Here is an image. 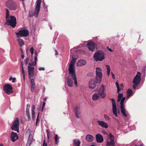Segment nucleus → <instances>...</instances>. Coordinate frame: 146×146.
I'll return each mask as SVG.
<instances>
[{"label":"nucleus","mask_w":146,"mask_h":146,"mask_svg":"<svg viewBox=\"0 0 146 146\" xmlns=\"http://www.w3.org/2000/svg\"><path fill=\"white\" fill-rule=\"evenodd\" d=\"M72 59L71 60L69 65L68 69L69 74L72 78L74 81V83L76 86H78V84L76 77L75 73V70L74 66V62L76 61V58H74L72 56Z\"/></svg>","instance_id":"f257e3e1"},{"label":"nucleus","mask_w":146,"mask_h":146,"mask_svg":"<svg viewBox=\"0 0 146 146\" xmlns=\"http://www.w3.org/2000/svg\"><path fill=\"white\" fill-rule=\"evenodd\" d=\"M6 24L8 26L10 25L13 27L16 26V19L15 17L13 16H10L9 11L7 9H5Z\"/></svg>","instance_id":"f03ea898"},{"label":"nucleus","mask_w":146,"mask_h":146,"mask_svg":"<svg viewBox=\"0 0 146 146\" xmlns=\"http://www.w3.org/2000/svg\"><path fill=\"white\" fill-rule=\"evenodd\" d=\"M35 63H34L33 61H32L31 63H29L28 64V71L29 78L33 77L34 76L35 68L33 66H35L36 64L37 56V52H35Z\"/></svg>","instance_id":"7ed1b4c3"},{"label":"nucleus","mask_w":146,"mask_h":146,"mask_svg":"<svg viewBox=\"0 0 146 146\" xmlns=\"http://www.w3.org/2000/svg\"><path fill=\"white\" fill-rule=\"evenodd\" d=\"M104 86L103 85L100 87L97 93L93 94L92 97V99L94 101H96L99 99L100 98H104L106 95L105 92L104 91Z\"/></svg>","instance_id":"20e7f679"},{"label":"nucleus","mask_w":146,"mask_h":146,"mask_svg":"<svg viewBox=\"0 0 146 146\" xmlns=\"http://www.w3.org/2000/svg\"><path fill=\"white\" fill-rule=\"evenodd\" d=\"M6 7L11 11H15L17 5L15 2L12 0H7L5 3Z\"/></svg>","instance_id":"39448f33"},{"label":"nucleus","mask_w":146,"mask_h":146,"mask_svg":"<svg viewBox=\"0 0 146 146\" xmlns=\"http://www.w3.org/2000/svg\"><path fill=\"white\" fill-rule=\"evenodd\" d=\"M41 2V0H37L36 2V5L35 7V10L33 14L29 13V16L30 17H32L33 16H35L37 17L38 16V13L40 10V4Z\"/></svg>","instance_id":"423d86ee"},{"label":"nucleus","mask_w":146,"mask_h":146,"mask_svg":"<svg viewBox=\"0 0 146 146\" xmlns=\"http://www.w3.org/2000/svg\"><path fill=\"white\" fill-rule=\"evenodd\" d=\"M141 74L140 72H138L133 80V87L134 89H136V88L140 82L141 80Z\"/></svg>","instance_id":"0eeeda50"},{"label":"nucleus","mask_w":146,"mask_h":146,"mask_svg":"<svg viewBox=\"0 0 146 146\" xmlns=\"http://www.w3.org/2000/svg\"><path fill=\"white\" fill-rule=\"evenodd\" d=\"M125 97H123L121 99L120 103L121 111L123 116L125 117H127V112L125 109V107L124 104V102L125 99Z\"/></svg>","instance_id":"6e6552de"},{"label":"nucleus","mask_w":146,"mask_h":146,"mask_svg":"<svg viewBox=\"0 0 146 146\" xmlns=\"http://www.w3.org/2000/svg\"><path fill=\"white\" fill-rule=\"evenodd\" d=\"M17 37H26L29 35V31L27 29H21L16 33Z\"/></svg>","instance_id":"1a4fd4ad"},{"label":"nucleus","mask_w":146,"mask_h":146,"mask_svg":"<svg viewBox=\"0 0 146 146\" xmlns=\"http://www.w3.org/2000/svg\"><path fill=\"white\" fill-rule=\"evenodd\" d=\"M94 57L96 61L99 60L102 61L105 58L104 53L102 51L97 52L94 54Z\"/></svg>","instance_id":"9d476101"},{"label":"nucleus","mask_w":146,"mask_h":146,"mask_svg":"<svg viewBox=\"0 0 146 146\" xmlns=\"http://www.w3.org/2000/svg\"><path fill=\"white\" fill-rule=\"evenodd\" d=\"M102 69L100 68L97 67L96 68V79L98 83L101 82L102 78Z\"/></svg>","instance_id":"9b49d317"},{"label":"nucleus","mask_w":146,"mask_h":146,"mask_svg":"<svg viewBox=\"0 0 146 146\" xmlns=\"http://www.w3.org/2000/svg\"><path fill=\"white\" fill-rule=\"evenodd\" d=\"M114 143V137L110 133L107 141V146H115Z\"/></svg>","instance_id":"f8f14e48"},{"label":"nucleus","mask_w":146,"mask_h":146,"mask_svg":"<svg viewBox=\"0 0 146 146\" xmlns=\"http://www.w3.org/2000/svg\"><path fill=\"white\" fill-rule=\"evenodd\" d=\"M3 89L5 92L8 94H12L13 92V88L10 84L5 85L3 87Z\"/></svg>","instance_id":"ddd939ff"},{"label":"nucleus","mask_w":146,"mask_h":146,"mask_svg":"<svg viewBox=\"0 0 146 146\" xmlns=\"http://www.w3.org/2000/svg\"><path fill=\"white\" fill-rule=\"evenodd\" d=\"M19 121L18 118L16 119L13 122V124L11 126V129L13 130L17 131L19 132Z\"/></svg>","instance_id":"4468645a"},{"label":"nucleus","mask_w":146,"mask_h":146,"mask_svg":"<svg viewBox=\"0 0 146 146\" xmlns=\"http://www.w3.org/2000/svg\"><path fill=\"white\" fill-rule=\"evenodd\" d=\"M111 100L112 102V105L113 107L112 110L113 113L115 115V116L117 117L118 116L117 113V107L115 100L113 98L111 99Z\"/></svg>","instance_id":"2eb2a0df"},{"label":"nucleus","mask_w":146,"mask_h":146,"mask_svg":"<svg viewBox=\"0 0 146 146\" xmlns=\"http://www.w3.org/2000/svg\"><path fill=\"white\" fill-rule=\"evenodd\" d=\"M87 46L89 49L91 51H93L95 48L96 47V44L92 42H90L87 44Z\"/></svg>","instance_id":"dca6fc26"},{"label":"nucleus","mask_w":146,"mask_h":146,"mask_svg":"<svg viewBox=\"0 0 146 146\" xmlns=\"http://www.w3.org/2000/svg\"><path fill=\"white\" fill-rule=\"evenodd\" d=\"M98 125L102 128L107 129L108 127V125L107 123L103 121L98 120L97 122Z\"/></svg>","instance_id":"f3484780"},{"label":"nucleus","mask_w":146,"mask_h":146,"mask_svg":"<svg viewBox=\"0 0 146 146\" xmlns=\"http://www.w3.org/2000/svg\"><path fill=\"white\" fill-rule=\"evenodd\" d=\"M18 139V136L16 133L12 132L11 134L10 139L13 142H14Z\"/></svg>","instance_id":"a211bd4d"},{"label":"nucleus","mask_w":146,"mask_h":146,"mask_svg":"<svg viewBox=\"0 0 146 146\" xmlns=\"http://www.w3.org/2000/svg\"><path fill=\"white\" fill-rule=\"evenodd\" d=\"M71 77V78H70L69 76L68 77L66 80V83L68 86L69 87H72L73 84V82L72 80H74L72 78V76H70Z\"/></svg>","instance_id":"6ab92c4d"},{"label":"nucleus","mask_w":146,"mask_h":146,"mask_svg":"<svg viewBox=\"0 0 146 146\" xmlns=\"http://www.w3.org/2000/svg\"><path fill=\"white\" fill-rule=\"evenodd\" d=\"M96 138L97 141L98 143H102L104 141L103 137L102 136L100 133L96 134Z\"/></svg>","instance_id":"aec40b11"},{"label":"nucleus","mask_w":146,"mask_h":146,"mask_svg":"<svg viewBox=\"0 0 146 146\" xmlns=\"http://www.w3.org/2000/svg\"><path fill=\"white\" fill-rule=\"evenodd\" d=\"M96 83L95 82L94 80H91L89 82V87L91 89H94L96 87Z\"/></svg>","instance_id":"412c9836"},{"label":"nucleus","mask_w":146,"mask_h":146,"mask_svg":"<svg viewBox=\"0 0 146 146\" xmlns=\"http://www.w3.org/2000/svg\"><path fill=\"white\" fill-rule=\"evenodd\" d=\"M86 62L85 60L81 59L78 61L77 66H82L86 65Z\"/></svg>","instance_id":"4be33fe9"},{"label":"nucleus","mask_w":146,"mask_h":146,"mask_svg":"<svg viewBox=\"0 0 146 146\" xmlns=\"http://www.w3.org/2000/svg\"><path fill=\"white\" fill-rule=\"evenodd\" d=\"M79 110L80 108L76 106L75 109V112L76 116L77 118H80V116Z\"/></svg>","instance_id":"5701e85b"},{"label":"nucleus","mask_w":146,"mask_h":146,"mask_svg":"<svg viewBox=\"0 0 146 146\" xmlns=\"http://www.w3.org/2000/svg\"><path fill=\"white\" fill-rule=\"evenodd\" d=\"M93 136L90 134H88L86 137V140L88 142L92 141L94 139Z\"/></svg>","instance_id":"b1692460"},{"label":"nucleus","mask_w":146,"mask_h":146,"mask_svg":"<svg viewBox=\"0 0 146 146\" xmlns=\"http://www.w3.org/2000/svg\"><path fill=\"white\" fill-rule=\"evenodd\" d=\"M33 140L32 135L31 134H30L29 136V139L27 141V143L26 146H30Z\"/></svg>","instance_id":"393cba45"},{"label":"nucleus","mask_w":146,"mask_h":146,"mask_svg":"<svg viewBox=\"0 0 146 146\" xmlns=\"http://www.w3.org/2000/svg\"><path fill=\"white\" fill-rule=\"evenodd\" d=\"M31 90L32 92H33L35 88V83L34 80V79L32 78L31 79Z\"/></svg>","instance_id":"a878e982"},{"label":"nucleus","mask_w":146,"mask_h":146,"mask_svg":"<svg viewBox=\"0 0 146 146\" xmlns=\"http://www.w3.org/2000/svg\"><path fill=\"white\" fill-rule=\"evenodd\" d=\"M127 96L126 98H128L130 96H132L133 92L132 90L130 89H129L127 92Z\"/></svg>","instance_id":"bb28decb"},{"label":"nucleus","mask_w":146,"mask_h":146,"mask_svg":"<svg viewBox=\"0 0 146 146\" xmlns=\"http://www.w3.org/2000/svg\"><path fill=\"white\" fill-rule=\"evenodd\" d=\"M80 141L78 140L75 139L73 141V144L74 146H80Z\"/></svg>","instance_id":"cd10ccee"},{"label":"nucleus","mask_w":146,"mask_h":146,"mask_svg":"<svg viewBox=\"0 0 146 146\" xmlns=\"http://www.w3.org/2000/svg\"><path fill=\"white\" fill-rule=\"evenodd\" d=\"M20 37H17V40L20 46H22L24 44V43L23 40L22 39L20 38Z\"/></svg>","instance_id":"c85d7f7f"},{"label":"nucleus","mask_w":146,"mask_h":146,"mask_svg":"<svg viewBox=\"0 0 146 146\" xmlns=\"http://www.w3.org/2000/svg\"><path fill=\"white\" fill-rule=\"evenodd\" d=\"M54 139L55 144H57L59 142V138L57 134H55V136L54 137Z\"/></svg>","instance_id":"c756f323"},{"label":"nucleus","mask_w":146,"mask_h":146,"mask_svg":"<svg viewBox=\"0 0 146 146\" xmlns=\"http://www.w3.org/2000/svg\"><path fill=\"white\" fill-rule=\"evenodd\" d=\"M107 68V73L108 76H109L110 74V66L108 65L106 66Z\"/></svg>","instance_id":"7c9ffc66"},{"label":"nucleus","mask_w":146,"mask_h":146,"mask_svg":"<svg viewBox=\"0 0 146 146\" xmlns=\"http://www.w3.org/2000/svg\"><path fill=\"white\" fill-rule=\"evenodd\" d=\"M35 106L33 105L32 106V108L31 109V112H32V116L33 117V116H34L35 115Z\"/></svg>","instance_id":"2f4dec72"},{"label":"nucleus","mask_w":146,"mask_h":146,"mask_svg":"<svg viewBox=\"0 0 146 146\" xmlns=\"http://www.w3.org/2000/svg\"><path fill=\"white\" fill-rule=\"evenodd\" d=\"M26 115L28 117V121H30L31 120V118L30 116V112L29 111H28V110H26Z\"/></svg>","instance_id":"473e14b6"},{"label":"nucleus","mask_w":146,"mask_h":146,"mask_svg":"<svg viewBox=\"0 0 146 146\" xmlns=\"http://www.w3.org/2000/svg\"><path fill=\"white\" fill-rule=\"evenodd\" d=\"M115 84L117 88V92L118 93H119L121 90V89L119 88V83L117 82H116Z\"/></svg>","instance_id":"72a5a7b5"},{"label":"nucleus","mask_w":146,"mask_h":146,"mask_svg":"<svg viewBox=\"0 0 146 146\" xmlns=\"http://www.w3.org/2000/svg\"><path fill=\"white\" fill-rule=\"evenodd\" d=\"M104 116L106 120L107 121H109L110 120V118L107 115L105 114H104Z\"/></svg>","instance_id":"f704fd0d"},{"label":"nucleus","mask_w":146,"mask_h":146,"mask_svg":"<svg viewBox=\"0 0 146 146\" xmlns=\"http://www.w3.org/2000/svg\"><path fill=\"white\" fill-rule=\"evenodd\" d=\"M123 95L122 94L119 93V94L117 98H118L121 99V98L123 97Z\"/></svg>","instance_id":"c9c22d12"},{"label":"nucleus","mask_w":146,"mask_h":146,"mask_svg":"<svg viewBox=\"0 0 146 146\" xmlns=\"http://www.w3.org/2000/svg\"><path fill=\"white\" fill-rule=\"evenodd\" d=\"M30 107V105L29 104H27V105L26 110L29 111V108Z\"/></svg>","instance_id":"e433bc0d"},{"label":"nucleus","mask_w":146,"mask_h":146,"mask_svg":"<svg viewBox=\"0 0 146 146\" xmlns=\"http://www.w3.org/2000/svg\"><path fill=\"white\" fill-rule=\"evenodd\" d=\"M29 60V58H26V59H25V63L26 65H27V64Z\"/></svg>","instance_id":"4c0bfd02"},{"label":"nucleus","mask_w":146,"mask_h":146,"mask_svg":"<svg viewBox=\"0 0 146 146\" xmlns=\"http://www.w3.org/2000/svg\"><path fill=\"white\" fill-rule=\"evenodd\" d=\"M42 146H47V144L45 143V141L44 139L43 140Z\"/></svg>","instance_id":"58836bf2"},{"label":"nucleus","mask_w":146,"mask_h":146,"mask_svg":"<svg viewBox=\"0 0 146 146\" xmlns=\"http://www.w3.org/2000/svg\"><path fill=\"white\" fill-rule=\"evenodd\" d=\"M39 71L44 70H45V68L44 67H40L38 68Z\"/></svg>","instance_id":"ea45409f"},{"label":"nucleus","mask_w":146,"mask_h":146,"mask_svg":"<svg viewBox=\"0 0 146 146\" xmlns=\"http://www.w3.org/2000/svg\"><path fill=\"white\" fill-rule=\"evenodd\" d=\"M111 74L112 75V77L113 79H114L115 78V75L112 72H111Z\"/></svg>","instance_id":"a19ab883"},{"label":"nucleus","mask_w":146,"mask_h":146,"mask_svg":"<svg viewBox=\"0 0 146 146\" xmlns=\"http://www.w3.org/2000/svg\"><path fill=\"white\" fill-rule=\"evenodd\" d=\"M46 132L47 134V138L49 139V132L48 129L46 130Z\"/></svg>","instance_id":"79ce46f5"},{"label":"nucleus","mask_w":146,"mask_h":146,"mask_svg":"<svg viewBox=\"0 0 146 146\" xmlns=\"http://www.w3.org/2000/svg\"><path fill=\"white\" fill-rule=\"evenodd\" d=\"M22 72L23 75H24V74L25 75V71L23 67H22Z\"/></svg>","instance_id":"37998d69"},{"label":"nucleus","mask_w":146,"mask_h":146,"mask_svg":"<svg viewBox=\"0 0 146 146\" xmlns=\"http://www.w3.org/2000/svg\"><path fill=\"white\" fill-rule=\"evenodd\" d=\"M30 50L31 52H34V48L33 47H31Z\"/></svg>","instance_id":"c03bdc74"},{"label":"nucleus","mask_w":146,"mask_h":146,"mask_svg":"<svg viewBox=\"0 0 146 146\" xmlns=\"http://www.w3.org/2000/svg\"><path fill=\"white\" fill-rule=\"evenodd\" d=\"M38 121H39V118H38H38H36V125H37V124Z\"/></svg>","instance_id":"a18cd8bd"},{"label":"nucleus","mask_w":146,"mask_h":146,"mask_svg":"<svg viewBox=\"0 0 146 146\" xmlns=\"http://www.w3.org/2000/svg\"><path fill=\"white\" fill-rule=\"evenodd\" d=\"M45 104H46L45 102H44L43 103L42 107H44V106H45Z\"/></svg>","instance_id":"49530a36"},{"label":"nucleus","mask_w":146,"mask_h":146,"mask_svg":"<svg viewBox=\"0 0 146 146\" xmlns=\"http://www.w3.org/2000/svg\"><path fill=\"white\" fill-rule=\"evenodd\" d=\"M13 81H12V82L13 83L15 82V81L16 80V79L15 78H12Z\"/></svg>","instance_id":"de8ad7c7"},{"label":"nucleus","mask_w":146,"mask_h":146,"mask_svg":"<svg viewBox=\"0 0 146 146\" xmlns=\"http://www.w3.org/2000/svg\"><path fill=\"white\" fill-rule=\"evenodd\" d=\"M21 57L23 59L24 58V54L23 53H22Z\"/></svg>","instance_id":"09e8293b"},{"label":"nucleus","mask_w":146,"mask_h":146,"mask_svg":"<svg viewBox=\"0 0 146 146\" xmlns=\"http://www.w3.org/2000/svg\"><path fill=\"white\" fill-rule=\"evenodd\" d=\"M23 62H21V68H22V67H23Z\"/></svg>","instance_id":"8fccbe9b"},{"label":"nucleus","mask_w":146,"mask_h":146,"mask_svg":"<svg viewBox=\"0 0 146 146\" xmlns=\"http://www.w3.org/2000/svg\"><path fill=\"white\" fill-rule=\"evenodd\" d=\"M108 50L109 51H111V52H112V49L110 48H109L108 49Z\"/></svg>","instance_id":"3c124183"},{"label":"nucleus","mask_w":146,"mask_h":146,"mask_svg":"<svg viewBox=\"0 0 146 146\" xmlns=\"http://www.w3.org/2000/svg\"><path fill=\"white\" fill-rule=\"evenodd\" d=\"M121 99H120V98H118V99H117V102H119L120 101V100Z\"/></svg>","instance_id":"603ef678"},{"label":"nucleus","mask_w":146,"mask_h":146,"mask_svg":"<svg viewBox=\"0 0 146 146\" xmlns=\"http://www.w3.org/2000/svg\"><path fill=\"white\" fill-rule=\"evenodd\" d=\"M55 52H56V53L55 54V55H58V53L57 52V51L56 50H55Z\"/></svg>","instance_id":"864d4df0"},{"label":"nucleus","mask_w":146,"mask_h":146,"mask_svg":"<svg viewBox=\"0 0 146 146\" xmlns=\"http://www.w3.org/2000/svg\"><path fill=\"white\" fill-rule=\"evenodd\" d=\"M46 98H45L44 99V102H45L46 101Z\"/></svg>","instance_id":"5fc2aeb1"},{"label":"nucleus","mask_w":146,"mask_h":146,"mask_svg":"<svg viewBox=\"0 0 146 146\" xmlns=\"http://www.w3.org/2000/svg\"><path fill=\"white\" fill-rule=\"evenodd\" d=\"M44 107H42V109H41V111H43V110H44Z\"/></svg>","instance_id":"6e6d98bb"},{"label":"nucleus","mask_w":146,"mask_h":146,"mask_svg":"<svg viewBox=\"0 0 146 146\" xmlns=\"http://www.w3.org/2000/svg\"><path fill=\"white\" fill-rule=\"evenodd\" d=\"M39 112H38L37 118L38 117V118H39Z\"/></svg>","instance_id":"4d7b16f0"},{"label":"nucleus","mask_w":146,"mask_h":146,"mask_svg":"<svg viewBox=\"0 0 146 146\" xmlns=\"http://www.w3.org/2000/svg\"><path fill=\"white\" fill-rule=\"evenodd\" d=\"M20 50H21V53H23V50H22V49L21 48H20Z\"/></svg>","instance_id":"13d9d810"},{"label":"nucleus","mask_w":146,"mask_h":146,"mask_svg":"<svg viewBox=\"0 0 146 146\" xmlns=\"http://www.w3.org/2000/svg\"><path fill=\"white\" fill-rule=\"evenodd\" d=\"M23 75V79H24V80H25V75H24H24Z\"/></svg>","instance_id":"bf43d9fd"},{"label":"nucleus","mask_w":146,"mask_h":146,"mask_svg":"<svg viewBox=\"0 0 146 146\" xmlns=\"http://www.w3.org/2000/svg\"><path fill=\"white\" fill-rule=\"evenodd\" d=\"M120 86L121 87H122L123 86V85L122 84H121L120 85Z\"/></svg>","instance_id":"052dcab7"},{"label":"nucleus","mask_w":146,"mask_h":146,"mask_svg":"<svg viewBox=\"0 0 146 146\" xmlns=\"http://www.w3.org/2000/svg\"><path fill=\"white\" fill-rule=\"evenodd\" d=\"M0 146H4L3 144L2 143H1L0 144Z\"/></svg>","instance_id":"680f3d73"},{"label":"nucleus","mask_w":146,"mask_h":146,"mask_svg":"<svg viewBox=\"0 0 146 146\" xmlns=\"http://www.w3.org/2000/svg\"><path fill=\"white\" fill-rule=\"evenodd\" d=\"M11 80H12V77H10V78H9V80H10V81H11Z\"/></svg>","instance_id":"e2e57ef3"},{"label":"nucleus","mask_w":146,"mask_h":146,"mask_svg":"<svg viewBox=\"0 0 146 146\" xmlns=\"http://www.w3.org/2000/svg\"><path fill=\"white\" fill-rule=\"evenodd\" d=\"M32 118L34 119L35 118V116H33H33H32Z\"/></svg>","instance_id":"0e129e2a"},{"label":"nucleus","mask_w":146,"mask_h":146,"mask_svg":"<svg viewBox=\"0 0 146 146\" xmlns=\"http://www.w3.org/2000/svg\"><path fill=\"white\" fill-rule=\"evenodd\" d=\"M31 52L32 55L33 54L34 52Z\"/></svg>","instance_id":"69168bd1"},{"label":"nucleus","mask_w":146,"mask_h":146,"mask_svg":"<svg viewBox=\"0 0 146 146\" xmlns=\"http://www.w3.org/2000/svg\"><path fill=\"white\" fill-rule=\"evenodd\" d=\"M143 144H141V145H139V146H143Z\"/></svg>","instance_id":"338daca9"},{"label":"nucleus","mask_w":146,"mask_h":146,"mask_svg":"<svg viewBox=\"0 0 146 146\" xmlns=\"http://www.w3.org/2000/svg\"><path fill=\"white\" fill-rule=\"evenodd\" d=\"M91 146H95V145H92Z\"/></svg>","instance_id":"774afa93"}]
</instances>
